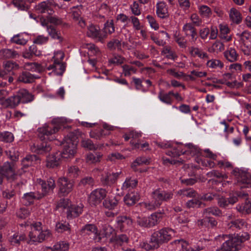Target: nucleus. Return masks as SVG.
I'll use <instances>...</instances> for the list:
<instances>
[{
  "mask_svg": "<svg viewBox=\"0 0 251 251\" xmlns=\"http://www.w3.org/2000/svg\"><path fill=\"white\" fill-rule=\"evenodd\" d=\"M175 236V231L164 227L154 232L151 235L149 243H144L143 246L146 250L158 249L161 245L168 242Z\"/></svg>",
  "mask_w": 251,
  "mask_h": 251,
  "instance_id": "1",
  "label": "nucleus"
},
{
  "mask_svg": "<svg viewBox=\"0 0 251 251\" xmlns=\"http://www.w3.org/2000/svg\"><path fill=\"white\" fill-rule=\"evenodd\" d=\"M64 57L63 52L60 50L54 52L52 57L53 63L47 67L48 70H52V72L49 73L50 75L51 74L57 75H63L66 68L65 65L62 62Z\"/></svg>",
  "mask_w": 251,
  "mask_h": 251,
  "instance_id": "2",
  "label": "nucleus"
},
{
  "mask_svg": "<svg viewBox=\"0 0 251 251\" xmlns=\"http://www.w3.org/2000/svg\"><path fill=\"white\" fill-rule=\"evenodd\" d=\"M16 176L13 162L6 161L0 165V185L2 184L4 178L8 180L13 181L16 179Z\"/></svg>",
  "mask_w": 251,
  "mask_h": 251,
  "instance_id": "3",
  "label": "nucleus"
},
{
  "mask_svg": "<svg viewBox=\"0 0 251 251\" xmlns=\"http://www.w3.org/2000/svg\"><path fill=\"white\" fill-rule=\"evenodd\" d=\"M232 174L236 177L241 188L251 187V174L242 169H235Z\"/></svg>",
  "mask_w": 251,
  "mask_h": 251,
  "instance_id": "4",
  "label": "nucleus"
},
{
  "mask_svg": "<svg viewBox=\"0 0 251 251\" xmlns=\"http://www.w3.org/2000/svg\"><path fill=\"white\" fill-rule=\"evenodd\" d=\"M51 236V233L49 229H44L41 231H30L28 237L29 244H36L40 243L48 239Z\"/></svg>",
  "mask_w": 251,
  "mask_h": 251,
  "instance_id": "5",
  "label": "nucleus"
},
{
  "mask_svg": "<svg viewBox=\"0 0 251 251\" xmlns=\"http://www.w3.org/2000/svg\"><path fill=\"white\" fill-rule=\"evenodd\" d=\"M106 190L102 188H98L93 190L89 195L88 202L92 206L99 204L106 196Z\"/></svg>",
  "mask_w": 251,
  "mask_h": 251,
  "instance_id": "6",
  "label": "nucleus"
},
{
  "mask_svg": "<svg viewBox=\"0 0 251 251\" xmlns=\"http://www.w3.org/2000/svg\"><path fill=\"white\" fill-rule=\"evenodd\" d=\"M87 35L98 41L102 42L106 38V34L101 30L100 28L93 24L90 25L87 27Z\"/></svg>",
  "mask_w": 251,
  "mask_h": 251,
  "instance_id": "7",
  "label": "nucleus"
},
{
  "mask_svg": "<svg viewBox=\"0 0 251 251\" xmlns=\"http://www.w3.org/2000/svg\"><path fill=\"white\" fill-rule=\"evenodd\" d=\"M57 5L53 0H48L39 3L36 6V10L39 13L51 15L54 13V9Z\"/></svg>",
  "mask_w": 251,
  "mask_h": 251,
  "instance_id": "8",
  "label": "nucleus"
},
{
  "mask_svg": "<svg viewBox=\"0 0 251 251\" xmlns=\"http://www.w3.org/2000/svg\"><path fill=\"white\" fill-rule=\"evenodd\" d=\"M173 193L171 191H166L160 189H156L151 194L153 199L160 206L163 201H167L173 197Z\"/></svg>",
  "mask_w": 251,
  "mask_h": 251,
  "instance_id": "9",
  "label": "nucleus"
},
{
  "mask_svg": "<svg viewBox=\"0 0 251 251\" xmlns=\"http://www.w3.org/2000/svg\"><path fill=\"white\" fill-rule=\"evenodd\" d=\"M60 127L54 125L53 123L45 125L43 127L39 128V132L43 134L44 139H48L50 141L54 139L53 137H49L57 132Z\"/></svg>",
  "mask_w": 251,
  "mask_h": 251,
  "instance_id": "10",
  "label": "nucleus"
},
{
  "mask_svg": "<svg viewBox=\"0 0 251 251\" xmlns=\"http://www.w3.org/2000/svg\"><path fill=\"white\" fill-rule=\"evenodd\" d=\"M60 192L65 196L72 191L73 188V183L67 177H60L57 180Z\"/></svg>",
  "mask_w": 251,
  "mask_h": 251,
  "instance_id": "11",
  "label": "nucleus"
},
{
  "mask_svg": "<svg viewBox=\"0 0 251 251\" xmlns=\"http://www.w3.org/2000/svg\"><path fill=\"white\" fill-rule=\"evenodd\" d=\"M36 182L41 186L42 193L40 195H43V197L50 191H52L55 187V180L52 178H49L47 182L41 178H38Z\"/></svg>",
  "mask_w": 251,
  "mask_h": 251,
  "instance_id": "12",
  "label": "nucleus"
},
{
  "mask_svg": "<svg viewBox=\"0 0 251 251\" xmlns=\"http://www.w3.org/2000/svg\"><path fill=\"white\" fill-rule=\"evenodd\" d=\"M239 242L232 237L223 244L222 247L216 251H238L240 249Z\"/></svg>",
  "mask_w": 251,
  "mask_h": 251,
  "instance_id": "13",
  "label": "nucleus"
},
{
  "mask_svg": "<svg viewBox=\"0 0 251 251\" xmlns=\"http://www.w3.org/2000/svg\"><path fill=\"white\" fill-rule=\"evenodd\" d=\"M64 149L61 153V157L64 158H73L76 152V143L75 141L74 143L67 144L63 143Z\"/></svg>",
  "mask_w": 251,
  "mask_h": 251,
  "instance_id": "14",
  "label": "nucleus"
},
{
  "mask_svg": "<svg viewBox=\"0 0 251 251\" xmlns=\"http://www.w3.org/2000/svg\"><path fill=\"white\" fill-rule=\"evenodd\" d=\"M121 172L109 173L104 172L101 176V181L103 185H110L114 184L117 180Z\"/></svg>",
  "mask_w": 251,
  "mask_h": 251,
  "instance_id": "15",
  "label": "nucleus"
},
{
  "mask_svg": "<svg viewBox=\"0 0 251 251\" xmlns=\"http://www.w3.org/2000/svg\"><path fill=\"white\" fill-rule=\"evenodd\" d=\"M117 227L121 231H124L126 227L132 224V219L126 216H118L116 219Z\"/></svg>",
  "mask_w": 251,
  "mask_h": 251,
  "instance_id": "16",
  "label": "nucleus"
},
{
  "mask_svg": "<svg viewBox=\"0 0 251 251\" xmlns=\"http://www.w3.org/2000/svg\"><path fill=\"white\" fill-rule=\"evenodd\" d=\"M129 241V237L125 234L118 235L116 234L114 236L110 237L109 240V243L113 244L114 247L122 246L125 244H127Z\"/></svg>",
  "mask_w": 251,
  "mask_h": 251,
  "instance_id": "17",
  "label": "nucleus"
},
{
  "mask_svg": "<svg viewBox=\"0 0 251 251\" xmlns=\"http://www.w3.org/2000/svg\"><path fill=\"white\" fill-rule=\"evenodd\" d=\"M43 198V195H40L38 192H29L25 193L22 197L23 202L25 205H29L32 204L35 199H40Z\"/></svg>",
  "mask_w": 251,
  "mask_h": 251,
  "instance_id": "18",
  "label": "nucleus"
},
{
  "mask_svg": "<svg viewBox=\"0 0 251 251\" xmlns=\"http://www.w3.org/2000/svg\"><path fill=\"white\" fill-rule=\"evenodd\" d=\"M1 101L2 106L11 108L16 107L21 103L17 93L12 96L7 98L6 100Z\"/></svg>",
  "mask_w": 251,
  "mask_h": 251,
  "instance_id": "19",
  "label": "nucleus"
},
{
  "mask_svg": "<svg viewBox=\"0 0 251 251\" xmlns=\"http://www.w3.org/2000/svg\"><path fill=\"white\" fill-rule=\"evenodd\" d=\"M61 153L56 152L54 154L49 155L47 158L46 166L48 168H54L59 165L61 159Z\"/></svg>",
  "mask_w": 251,
  "mask_h": 251,
  "instance_id": "20",
  "label": "nucleus"
},
{
  "mask_svg": "<svg viewBox=\"0 0 251 251\" xmlns=\"http://www.w3.org/2000/svg\"><path fill=\"white\" fill-rule=\"evenodd\" d=\"M116 234L115 230L109 225H104L99 234V240L102 238H109L111 236H114Z\"/></svg>",
  "mask_w": 251,
  "mask_h": 251,
  "instance_id": "21",
  "label": "nucleus"
},
{
  "mask_svg": "<svg viewBox=\"0 0 251 251\" xmlns=\"http://www.w3.org/2000/svg\"><path fill=\"white\" fill-rule=\"evenodd\" d=\"M83 205L79 203L78 205H71L68 210H67V214L68 218L76 217L78 216L83 211Z\"/></svg>",
  "mask_w": 251,
  "mask_h": 251,
  "instance_id": "22",
  "label": "nucleus"
},
{
  "mask_svg": "<svg viewBox=\"0 0 251 251\" xmlns=\"http://www.w3.org/2000/svg\"><path fill=\"white\" fill-rule=\"evenodd\" d=\"M138 180L131 177H127L123 183L121 189L124 191H129L137 185Z\"/></svg>",
  "mask_w": 251,
  "mask_h": 251,
  "instance_id": "23",
  "label": "nucleus"
},
{
  "mask_svg": "<svg viewBox=\"0 0 251 251\" xmlns=\"http://www.w3.org/2000/svg\"><path fill=\"white\" fill-rule=\"evenodd\" d=\"M175 243L180 244L183 251H200L204 249V247L200 245H197L194 247H191L188 243L183 240H176L174 241Z\"/></svg>",
  "mask_w": 251,
  "mask_h": 251,
  "instance_id": "24",
  "label": "nucleus"
},
{
  "mask_svg": "<svg viewBox=\"0 0 251 251\" xmlns=\"http://www.w3.org/2000/svg\"><path fill=\"white\" fill-rule=\"evenodd\" d=\"M156 14L160 18L162 19L169 17L168 8L164 2L161 1L156 4Z\"/></svg>",
  "mask_w": 251,
  "mask_h": 251,
  "instance_id": "25",
  "label": "nucleus"
},
{
  "mask_svg": "<svg viewBox=\"0 0 251 251\" xmlns=\"http://www.w3.org/2000/svg\"><path fill=\"white\" fill-rule=\"evenodd\" d=\"M20 102L22 103H28L32 101L34 99V96L29 93L26 89H20L17 92Z\"/></svg>",
  "mask_w": 251,
  "mask_h": 251,
  "instance_id": "26",
  "label": "nucleus"
},
{
  "mask_svg": "<svg viewBox=\"0 0 251 251\" xmlns=\"http://www.w3.org/2000/svg\"><path fill=\"white\" fill-rule=\"evenodd\" d=\"M190 54L193 57H199L202 59H207L208 56L207 53L202 50L195 47H190L188 48Z\"/></svg>",
  "mask_w": 251,
  "mask_h": 251,
  "instance_id": "27",
  "label": "nucleus"
},
{
  "mask_svg": "<svg viewBox=\"0 0 251 251\" xmlns=\"http://www.w3.org/2000/svg\"><path fill=\"white\" fill-rule=\"evenodd\" d=\"M220 34L219 37L226 41L231 40V37L229 35L230 29L228 25L226 24H221L219 25Z\"/></svg>",
  "mask_w": 251,
  "mask_h": 251,
  "instance_id": "28",
  "label": "nucleus"
},
{
  "mask_svg": "<svg viewBox=\"0 0 251 251\" xmlns=\"http://www.w3.org/2000/svg\"><path fill=\"white\" fill-rule=\"evenodd\" d=\"M39 162L38 157L35 155H28L24 158L22 161V164L24 168L33 166Z\"/></svg>",
  "mask_w": 251,
  "mask_h": 251,
  "instance_id": "29",
  "label": "nucleus"
},
{
  "mask_svg": "<svg viewBox=\"0 0 251 251\" xmlns=\"http://www.w3.org/2000/svg\"><path fill=\"white\" fill-rule=\"evenodd\" d=\"M31 150L32 152L37 153H43L44 152L50 151L51 150L50 145L47 143H43L42 145L38 146L33 144L30 147Z\"/></svg>",
  "mask_w": 251,
  "mask_h": 251,
  "instance_id": "30",
  "label": "nucleus"
},
{
  "mask_svg": "<svg viewBox=\"0 0 251 251\" xmlns=\"http://www.w3.org/2000/svg\"><path fill=\"white\" fill-rule=\"evenodd\" d=\"M81 146L83 148L91 151L100 150L103 147V145L102 144H94L93 142L89 139L83 140L81 141Z\"/></svg>",
  "mask_w": 251,
  "mask_h": 251,
  "instance_id": "31",
  "label": "nucleus"
},
{
  "mask_svg": "<svg viewBox=\"0 0 251 251\" xmlns=\"http://www.w3.org/2000/svg\"><path fill=\"white\" fill-rule=\"evenodd\" d=\"M238 200V199L235 196L230 197L228 199H226L224 197L219 198L218 203L221 207H226L229 204L233 205Z\"/></svg>",
  "mask_w": 251,
  "mask_h": 251,
  "instance_id": "32",
  "label": "nucleus"
},
{
  "mask_svg": "<svg viewBox=\"0 0 251 251\" xmlns=\"http://www.w3.org/2000/svg\"><path fill=\"white\" fill-rule=\"evenodd\" d=\"M140 199V196L137 193H131L126 194L124 197V201L126 204L132 205L135 204Z\"/></svg>",
  "mask_w": 251,
  "mask_h": 251,
  "instance_id": "33",
  "label": "nucleus"
},
{
  "mask_svg": "<svg viewBox=\"0 0 251 251\" xmlns=\"http://www.w3.org/2000/svg\"><path fill=\"white\" fill-rule=\"evenodd\" d=\"M172 94H174V92L172 91L167 93H164L161 91L158 94V98L162 102L167 104H171L173 101L171 97Z\"/></svg>",
  "mask_w": 251,
  "mask_h": 251,
  "instance_id": "34",
  "label": "nucleus"
},
{
  "mask_svg": "<svg viewBox=\"0 0 251 251\" xmlns=\"http://www.w3.org/2000/svg\"><path fill=\"white\" fill-rule=\"evenodd\" d=\"M0 54L4 58H15L19 56V53L13 49H4L0 50Z\"/></svg>",
  "mask_w": 251,
  "mask_h": 251,
  "instance_id": "35",
  "label": "nucleus"
},
{
  "mask_svg": "<svg viewBox=\"0 0 251 251\" xmlns=\"http://www.w3.org/2000/svg\"><path fill=\"white\" fill-rule=\"evenodd\" d=\"M69 243L65 241H59L55 243L52 247H50L51 251H67L69 249Z\"/></svg>",
  "mask_w": 251,
  "mask_h": 251,
  "instance_id": "36",
  "label": "nucleus"
},
{
  "mask_svg": "<svg viewBox=\"0 0 251 251\" xmlns=\"http://www.w3.org/2000/svg\"><path fill=\"white\" fill-rule=\"evenodd\" d=\"M118 204V200L115 197H109L103 202L104 207L108 209H114Z\"/></svg>",
  "mask_w": 251,
  "mask_h": 251,
  "instance_id": "37",
  "label": "nucleus"
},
{
  "mask_svg": "<svg viewBox=\"0 0 251 251\" xmlns=\"http://www.w3.org/2000/svg\"><path fill=\"white\" fill-rule=\"evenodd\" d=\"M164 214L161 212H156L148 217L149 226L152 227L156 225L162 218Z\"/></svg>",
  "mask_w": 251,
  "mask_h": 251,
  "instance_id": "38",
  "label": "nucleus"
},
{
  "mask_svg": "<svg viewBox=\"0 0 251 251\" xmlns=\"http://www.w3.org/2000/svg\"><path fill=\"white\" fill-rule=\"evenodd\" d=\"M79 169L76 166H70L67 170V176L70 178H75L80 174Z\"/></svg>",
  "mask_w": 251,
  "mask_h": 251,
  "instance_id": "39",
  "label": "nucleus"
},
{
  "mask_svg": "<svg viewBox=\"0 0 251 251\" xmlns=\"http://www.w3.org/2000/svg\"><path fill=\"white\" fill-rule=\"evenodd\" d=\"M230 19L234 23L239 24L241 22L242 18L239 11L235 8H232L229 11Z\"/></svg>",
  "mask_w": 251,
  "mask_h": 251,
  "instance_id": "40",
  "label": "nucleus"
},
{
  "mask_svg": "<svg viewBox=\"0 0 251 251\" xmlns=\"http://www.w3.org/2000/svg\"><path fill=\"white\" fill-rule=\"evenodd\" d=\"M185 153L186 151H184L182 149L181 146L177 145L176 146H174L171 150H169L166 153L169 156L176 157Z\"/></svg>",
  "mask_w": 251,
  "mask_h": 251,
  "instance_id": "41",
  "label": "nucleus"
},
{
  "mask_svg": "<svg viewBox=\"0 0 251 251\" xmlns=\"http://www.w3.org/2000/svg\"><path fill=\"white\" fill-rule=\"evenodd\" d=\"M35 78L36 77L30 73L24 72L19 75L18 80L24 83H31Z\"/></svg>",
  "mask_w": 251,
  "mask_h": 251,
  "instance_id": "42",
  "label": "nucleus"
},
{
  "mask_svg": "<svg viewBox=\"0 0 251 251\" xmlns=\"http://www.w3.org/2000/svg\"><path fill=\"white\" fill-rule=\"evenodd\" d=\"M198 9L200 14L203 18H208L212 14L210 8L205 5H199Z\"/></svg>",
  "mask_w": 251,
  "mask_h": 251,
  "instance_id": "43",
  "label": "nucleus"
},
{
  "mask_svg": "<svg viewBox=\"0 0 251 251\" xmlns=\"http://www.w3.org/2000/svg\"><path fill=\"white\" fill-rule=\"evenodd\" d=\"M206 66L210 69H221L224 67V63L220 60L212 59L207 61Z\"/></svg>",
  "mask_w": 251,
  "mask_h": 251,
  "instance_id": "44",
  "label": "nucleus"
},
{
  "mask_svg": "<svg viewBox=\"0 0 251 251\" xmlns=\"http://www.w3.org/2000/svg\"><path fill=\"white\" fill-rule=\"evenodd\" d=\"M25 37H27V35L19 34L14 36L11 39V41L16 44L24 45L27 42V39Z\"/></svg>",
  "mask_w": 251,
  "mask_h": 251,
  "instance_id": "45",
  "label": "nucleus"
},
{
  "mask_svg": "<svg viewBox=\"0 0 251 251\" xmlns=\"http://www.w3.org/2000/svg\"><path fill=\"white\" fill-rule=\"evenodd\" d=\"M25 67L26 69L30 70L32 72L40 73L45 69L44 66L37 63H27L25 64Z\"/></svg>",
  "mask_w": 251,
  "mask_h": 251,
  "instance_id": "46",
  "label": "nucleus"
},
{
  "mask_svg": "<svg viewBox=\"0 0 251 251\" xmlns=\"http://www.w3.org/2000/svg\"><path fill=\"white\" fill-rule=\"evenodd\" d=\"M203 214L205 217H208L210 215L219 216L222 214V211L217 207H211L205 209Z\"/></svg>",
  "mask_w": 251,
  "mask_h": 251,
  "instance_id": "47",
  "label": "nucleus"
},
{
  "mask_svg": "<svg viewBox=\"0 0 251 251\" xmlns=\"http://www.w3.org/2000/svg\"><path fill=\"white\" fill-rule=\"evenodd\" d=\"M5 154L12 161L11 162L14 163V162H16L19 159V153L14 148H11L5 151Z\"/></svg>",
  "mask_w": 251,
  "mask_h": 251,
  "instance_id": "48",
  "label": "nucleus"
},
{
  "mask_svg": "<svg viewBox=\"0 0 251 251\" xmlns=\"http://www.w3.org/2000/svg\"><path fill=\"white\" fill-rule=\"evenodd\" d=\"M102 155L100 153H89L86 157V162L88 163H96L100 161Z\"/></svg>",
  "mask_w": 251,
  "mask_h": 251,
  "instance_id": "49",
  "label": "nucleus"
},
{
  "mask_svg": "<svg viewBox=\"0 0 251 251\" xmlns=\"http://www.w3.org/2000/svg\"><path fill=\"white\" fill-rule=\"evenodd\" d=\"M224 55L226 59L230 62H234L237 60V54L234 49L230 48L225 52Z\"/></svg>",
  "mask_w": 251,
  "mask_h": 251,
  "instance_id": "50",
  "label": "nucleus"
},
{
  "mask_svg": "<svg viewBox=\"0 0 251 251\" xmlns=\"http://www.w3.org/2000/svg\"><path fill=\"white\" fill-rule=\"evenodd\" d=\"M3 66L4 68L3 72H5V75L14 69L19 68V65L17 64L10 61L4 62Z\"/></svg>",
  "mask_w": 251,
  "mask_h": 251,
  "instance_id": "51",
  "label": "nucleus"
},
{
  "mask_svg": "<svg viewBox=\"0 0 251 251\" xmlns=\"http://www.w3.org/2000/svg\"><path fill=\"white\" fill-rule=\"evenodd\" d=\"M236 209L242 214H249L251 213V201L246 202L243 205H238Z\"/></svg>",
  "mask_w": 251,
  "mask_h": 251,
  "instance_id": "52",
  "label": "nucleus"
},
{
  "mask_svg": "<svg viewBox=\"0 0 251 251\" xmlns=\"http://www.w3.org/2000/svg\"><path fill=\"white\" fill-rule=\"evenodd\" d=\"M184 148V151H186V153H190L192 155H197L200 153V149L197 146H194L192 144H188L185 145Z\"/></svg>",
  "mask_w": 251,
  "mask_h": 251,
  "instance_id": "53",
  "label": "nucleus"
},
{
  "mask_svg": "<svg viewBox=\"0 0 251 251\" xmlns=\"http://www.w3.org/2000/svg\"><path fill=\"white\" fill-rule=\"evenodd\" d=\"M123 74L125 76H130L137 72V69L130 65H124L122 66Z\"/></svg>",
  "mask_w": 251,
  "mask_h": 251,
  "instance_id": "54",
  "label": "nucleus"
},
{
  "mask_svg": "<svg viewBox=\"0 0 251 251\" xmlns=\"http://www.w3.org/2000/svg\"><path fill=\"white\" fill-rule=\"evenodd\" d=\"M177 194L183 197L191 198L195 197L196 193L193 189L189 188L180 190L177 192Z\"/></svg>",
  "mask_w": 251,
  "mask_h": 251,
  "instance_id": "55",
  "label": "nucleus"
},
{
  "mask_svg": "<svg viewBox=\"0 0 251 251\" xmlns=\"http://www.w3.org/2000/svg\"><path fill=\"white\" fill-rule=\"evenodd\" d=\"M14 140V136L12 133L5 131L0 133V141L4 142H11Z\"/></svg>",
  "mask_w": 251,
  "mask_h": 251,
  "instance_id": "56",
  "label": "nucleus"
},
{
  "mask_svg": "<svg viewBox=\"0 0 251 251\" xmlns=\"http://www.w3.org/2000/svg\"><path fill=\"white\" fill-rule=\"evenodd\" d=\"M55 229L58 232L60 233L66 231H67L70 233L71 231L70 225L66 223H62L60 222H58L56 224Z\"/></svg>",
  "mask_w": 251,
  "mask_h": 251,
  "instance_id": "57",
  "label": "nucleus"
},
{
  "mask_svg": "<svg viewBox=\"0 0 251 251\" xmlns=\"http://www.w3.org/2000/svg\"><path fill=\"white\" fill-rule=\"evenodd\" d=\"M107 135H109V133L105 132L104 130L102 129L99 130L92 131L90 132V136L97 140H100L102 137Z\"/></svg>",
  "mask_w": 251,
  "mask_h": 251,
  "instance_id": "58",
  "label": "nucleus"
},
{
  "mask_svg": "<svg viewBox=\"0 0 251 251\" xmlns=\"http://www.w3.org/2000/svg\"><path fill=\"white\" fill-rule=\"evenodd\" d=\"M25 238L26 236L25 234H22L19 235L17 234H14L10 237L9 241L11 244L15 245L19 244L20 241H24Z\"/></svg>",
  "mask_w": 251,
  "mask_h": 251,
  "instance_id": "59",
  "label": "nucleus"
},
{
  "mask_svg": "<svg viewBox=\"0 0 251 251\" xmlns=\"http://www.w3.org/2000/svg\"><path fill=\"white\" fill-rule=\"evenodd\" d=\"M140 206L142 209H146L147 210H154L156 209L157 207H159V204L157 203V202L154 201V202H144L140 203Z\"/></svg>",
  "mask_w": 251,
  "mask_h": 251,
  "instance_id": "60",
  "label": "nucleus"
},
{
  "mask_svg": "<svg viewBox=\"0 0 251 251\" xmlns=\"http://www.w3.org/2000/svg\"><path fill=\"white\" fill-rule=\"evenodd\" d=\"M84 233L87 234H91L94 233L96 235L97 233V227L92 224H88L84 226L82 229Z\"/></svg>",
  "mask_w": 251,
  "mask_h": 251,
  "instance_id": "61",
  "label": "nucleus"
},
{
  "mask_svg": "<svg viewBox=\"0 0 251 251\" xmlns=\"http://www.w3.org/2000/svg\"><path fill=\"white\" fill-rule=\"evenodd\" d=\"M211 52L218 53L224 50V44L220 41H216L209 49Z\"/></svg>",
  "mask_w": 251,
  "mask_h": 251,
  "instance_id": "62",
  "label": "nucleus"
},
{
  "mask_svg": "<svg viewBox=\"0 0 251 251\" xmlns=\"http://www.w3.org/2000/svg\"><path fill=\"white\" fill-rule=\"evenodd\" d=\"M246 223L242 219H237L231 222V227L242 229L246 227Z\"/></svg>",
  "mask_w": 251,
  "mask_h": 251,
  "instance_id": "63",
  "label": "nucleus"
},
{
  "mask_svg": "<svg viewBox=\"0 0 251 251\" xmlns=\"http://www.w3.org/2000/svg\"><path fill=\"white\" fill-rule=\"evenodd\" d=\"M70 201L68 199H61L57 203L56 208H61L62 209H67L68 210L70 208Z\"/></svg>",
  "mask_w": 251,
  "mask_h": 251,
  "instance_id": "64",
  "label": "nucleus"
}]
</instances>
